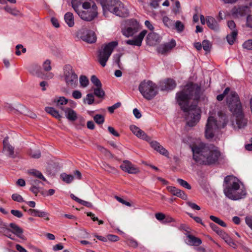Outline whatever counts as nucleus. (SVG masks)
Segmentation results:
<instances>
[{
    "mask_svg": "<svg viewBox=\"0 0 252 252\" xmlns=\"http://www.w3.org/2000/svg\"><path fill=\"white\" fill-rule=\"evenodd\" d=\"M200 95V87L192 83L187 84L181 92L176 94L177 102L185 113L187 124L189 126H195L200 118V109L196 104L189 105L190 101L192 99L197 101Z\"/></svg>",
    "mask_w": 252,
    "mask_h": 252,
    "instance_id": "f257e3e1",
    "label": "nucleus"
},
{
    "mask_svg": "<svg viewBox=\"0 0 252 252\" xmlns=\"http://www.w3.org/2000/svg\"><path fill=\"white\" fill-rule=\"evenodd\" d=\"M193 159L198 164L210 165L215 163L220 156L218 148L213 145L203 143L190 146Z\"/></svg>",
    "mask_w": 252,
    "mask_h": 252,
    "instance_id": "f03ea898",
    "label": "nucleus"
},
{
    "mask_svg": "<svg viewBox=\"0 0 252 252\" xmlns=\"http://www.w3.org/2000/svg\"><path fill=\"white\" fill-rule=\"evenodd\" d=\"M223 192L225 195L232 200H238L245 197L247 192L241 186L238 179L233 176H227L224 178Z\"/></svg>",
    "mask_w": 252,
    "mask_h": 252,
    "instance_id": "7ed1b4c3",
    "label": "nucleus"
},
{
    "mask_svg": "<svg viewBox=\"0 0 252 252\" xmlns=\"http://www.w3.org/2000/svg\"><path fill=\"white\" fill-rule=\"evenodd\" d=\"M71 3L74 11L85 21H91L97 16V7L92 0L85 1L72 0Z\"/></svg>",
    "mask_w": 252,
    "mask_h": 252,
    "instance_id": "20e7f679",
    "label": "nucleus"
},
{
    "mask_svg": "<svg viewBox=\"0 0 252 252\" xmlns=\"http://www.w3.org/2000/svg\"><path fill=\"white\" fill-rule=\"evenodd\" d=\"M226 99L230 110L235 116L236 124L234 125V127L238 129L244 128L247 126L248 120L244 117L238 94L235 92H231Z\"/></svg>",
    "mask_w": 252,
    "mask_h": 252,
    "instance_id": "39448f33",
    "label": "nucleus"
},
{
    "mask_svg": "<svg viewBox=\"0 0 252 252\" xmlns=\"http://www.w3.org/2000/svg\"><path fill=\"white\" fill-rule=\"evenodd\" d=\"M219 122L214 117L209 116L205 126V136L207 139L212 138L219 129L224 127L228 122L227 116L222 111L218 113Z\"/></svg>",
    "mask_w": 252,
    "mask_h": 252,
    "instance_id": "423d86ee",
    "label": "nucleus"
},
{
    "mask_svg": "<svg viewBox=\"0 0 252 252\" xmlns=\"http://www.w3.org/2000/svg\"><path fill=\"white\" fill-rule=\"evenodd\" d=\"M103 15L108 16V12L122 17L128 16V11L124 4L119 0H99Z\"/></svg>",
    "mask_w": 252,
    "mask_h": 252,
    "instance_id": "0eeeda50",
    "label": "nucleus"
},
{
    "mask_svg": "<svg viewBox=\"0 0 252 252\" xmlns=\"http://www.w3.org/2000/svg\"><path fill=\"white\" fill-rule=\"evenodd\" d=\"M62 77L66 86L69 88L74 89L77 87L78 75L70 65L66 64L63 66Z\"/></svg>",
    "mask_w": 252,
    "mask_h": 252,
    "instance_id": "6e6552de",
    "label": "nucleus"
},
{
    "mask_svg": "<svg viewBox=\"0 0 252 252\" xmlns=\"http://www.w3.org/2000/svg\"><path fill=\"white\" fill-rule=\"evenodd\" d=\"M138 90L142 96L148 100L153 99L158 93L157 85L150 80H144L139 85Z\"/></svg>",
    "mask_w": 252,
    "mask_h": 252,
    "instance_id": "1a4fd4ad",
    "label": "nucleus"
},
{
    "mask_svg": "<svg viewBox=\"0 0 252 252\" xmlns=\"http://www.w3.org/2000/svg\"><path fill=\"white\" fill-rule=\"evenodd\" d=\"M118 45L117 41H112L103 45L98 54V61L102 66L104 67L114 48Z\"/></svg>",
    "mask_w": 252,
    "mask_h": 252,
    "instance_id": "9d476101",
    "label": "nucleus"
},
{
    "mask_svg": "<svg viewBox=\"0 0 252 252\" xmlns=\"http://www.w3.org/2000/svg\"><path fill=\"white\" fill-rule=\"evenodd\" d=\"M76 36L82 40L89 43H94L96 40L95 33L84 27L78 31Z\"/></svg>",
    "mask_w": 252,
    "mask_h": 252,
    "instance_id": "9b49d317",
    "label": "nucleus"
},
{
    "mask_svg": "<svg viewBox=\"0 0 252 252\" xmlns=\"http://www.w3.org/2000/svg\"><path fill=\"white\" fill-rule=\"evenodd\" d=\"M121 169L128 174H135L139 172V169L129 160H124L120 165Z\"/></svg>",
    "mask_w": 252,
    "mask_h": 252,
    "instance_id": "f8f14e48",
    "label": "nucleus"
},
{
    "mask_svg": "<svg viewBox=\"0 0 252 252\" xmlns=\"http://www.w3.org/2000/svg\"><path fill=\"white\" fill-rule=\"evenodd\" d=\"M147 33V31L143 30L133 39L126 40L125 42L126 44L128 45L140 47L141 46L143 38Z\"/></svg>",
    "mask_w": 252,
    "mask_h": 252,
    "instance_id": "ddd939ff",
    "label": "nucleus"
},
{
    "mask_svg": "<svg viewBox=\"0 0 252 252\" xmlns=\"http://www.w3.org/2000/svg\"><path fill=\"white\" fill-rule=\"evenodd\" d=\"M176 46V42L172 40L170 42L161 44L157 48L158 53L161 54H165L169 52Z\"/></svg>",
    "mask_w": 252,
    "mask_h": 252,
    "instance_id": "4468645a",
    "label": "nucleus"
},
{
    "mask_svg": "<svg viewBox=\"0 0 252 252\" xmlns=\"http://www.w3.org/2000/svg\"><path fill=\"white\" fill-rule=\"evenodd\" d=\"M130 129L137 137L145 140L148 142L150 141L151 138L148 136L144 131L140 129L136 126H130Z\"/></svg>",
    "mask_w": 252,
    "mask_h": 252,
    "instance_id": "2eb2a0df",
    "label": "nucleus"
},
{
    "mask_svg": "<svg viewBox=\"0 0 252 252\" xmlns=\"http://www.w3.org/2000/svg\"><path fill=\"white\" fill-rule=\"evenodd\" d=\"M148 142H149L151 146L155 150L159 153L160 154L166 157H168L169 153L168 151L161 146L158 142L157 141H152L151 139Z\"/></svg>",
    "mask_w": 252,
    "mask_h": 252,
    "instance_id": "dca6fc26",
    "label": "nucleus"
},
{
    "mask_svg": "<svg viewBox=\"0 0 252 252\" xmlns=\"http://www.w3.org/2000/svg\"><path fill=\"white\" fill-rule=\"evenodd\" d=\"M28 71L32 74L43 78V73L40 65L37 63L31 64L28 67Z\"/></svg>",
    "mask_w": 252,
    "mask_h": 252,
    "instance_id": "f3484780",
    "label": "nucleus"
},
{
    "mask_svg": "<svg viewBox=\"0 0 252 252\" xmlns=\"http://www.w3.org/2000/svg\"><path fill=\"white\" fill-rule=\"evenodd\" d=\"M147 39L148 43L150 46H154L161 40V37L159 34L155 32L149 33L147 35Z\"/></svg>",
    "mask_w": 252,
    "mask_h": 252,
    "instance_id": "a211bd4d",
    "label": "nucleus"
},
{
    "mask_svg": "<svg viewBox=\"0 0 252 252\" xmlns=\"http://www.w3.org/2000/svg\"><path fill=\"white\" fill-rule=\"evenodd\" d=\"M3 145L4 152L6 153L10 157L14 158L15 157L14 148L9 143L7 137L4 139Z\"/></svg>",
    "mask_w": 252,
    "mask_h": 252,
    "instance_id": "6ab92c4d",
    "label": "nucleus"
},
{
    "mask_svg": "<svg viewBox=\"0 0 252 252\" xmlns=\"http://www.w3.org/2000/svg\"><path fill=\"white\" fill-rule=\"evenodd\" d=\"M61 108L64 111L65 116L68 120L70 121H74L77 119V114L73 109L68 107H61Z\"/></svg>",
    "mask_w": 252,
    "mask_h": 252,
    "instance_id": "aec40b11",
    "label": "nucleus"
},
{
    "mask_svg": "<svg viewBox=\"0 0 252 252\" xmlns=\"http://www.w3.org/2000/svg\"><path fill=\"white\" fill-rule=\"evenodd\" d=\"M168 190L170 192L174 195L177 196V197H180L183 199H187V195L185 194V193L174 187L168 186L167 187Z\"/></svg>",
    "mask_w": 252,
    "mask_h": 252,
    "instance_id": "412c9836",
    "label": "nucleus"
},
{
    "mask_svg": "<svg viewBox=\"0 0 252 252\" xmlns=\"http://www.w3.org/2000/svg\"><path fill=\"white\" fill-rule=\"evenodd\" d=\"M206 21L207 26L210 29L215 31H218L219 30V25L214 18L208 16L206 18Z\"/></svg>",
    "mask_w": 252,
    "mask_h": 252,
    "instance_id": "4be33fe9",
    "label": "nucleus"
},
{
    "mask_svg": "<svg viewBox=\"0 0 252 252\" xmlns=\"http://www.w3.org/2000/svg\"><path fill=\"white\" fill-rule=\"evenodd\" d=\"M176 84L175 81L172 79H167L165 81L162 86V90H171L175 88Z\"/></svg>",
    "mask_w": 252,
    "mask_h": 252,
    "instance_id": "5701e85b",
    "label": "nucleus"
},
{
    "mask_svg": "<svg viewBox=\"0 0 252 252\" xmlns=\"http://www.w3.org/2000/svg\"><path fill=\"white\" fill-rule=\"evenodd\" d=\"M9 226L12 229V230H10L11 232L16 235L19 238H22V235L23 231L21 228L13 223H10Z\"/></svg>",
    "mask_w": 252,
    "mask_h": 252,
    "instance_id": "b1692460",
    "label": "nucleus"
},
{
    "mask_svg": "<svg viewBox=\"0 0 252 252\" xmlns=\"http://www.w3.org/2000/svg\"><path fill=\"white\" fill-rule=\"evenodd\" d=\"M187 237L188 239L187 243L188 245L191 246H199L201 244V240L197 237L190 234H188Z\"/></svg>",
    "mask_w": 252,
    "mask_h": 252,
    "instance_id": "393cba45",
    "label": "nucleus"
},
{
    "mask_svg": "<svg viewBox=\"0 0 252 252\" xmlns=\"http://www.w3.org/2000/svg\"><path fill=\"white\" fill-rule=\"evenodd\" d=\"M64 18L65 23L69 27H72L74 26V21L72 13L71 12L66 13L64 15Z\"/></svg>",
    "mask_w": 252,
    "mask_h": 252,
    "instance_id": "a878e982",
    "label": "nucleus"
},
{
    "mask_svg": "<svg viewBox=\"0 0 252 252\" xmlns=\"http://www.w3.org/2000/svg\"><path fill=\"white\" fill-rule=\"evenodd\" d=\"M45 111L46 112L58 119L60 120L62 118V116L59 114V112L53 107H46L45 108Z\"/></svg>",
    "mask_w": 252,
    "mask_h": 252,
    "instance_id": "bb28decb",
    "label": "nucleus"
},
{
    "mask_svg": "<svg viewBox=\"0 0 252 252\" xmlns=\"http://www.w3.org/2000/svg\"><path fill=\"white\" fill-rule=\"evenodd\" d=\"M126 26L131 28L134 32H137L139 28L138 23L134 19H131L127 21Z\"/></svg>",
    "mask_w": 252,
    "mask_h": 252,
    "instance_id": "cd10ccee",
    "label": "nucleus"
},
{
    "mask_svg": "<svg viewBox=\"0 0 252 252\" xmlns=\"http://www.w3.org/2000/svg\"><path fill=\"white\" fill-rule=\"evenodd\" d=\"M0 232H2L3 235L8 238L14 240V239L11 237V234H10V230L7 228V225L5 223H2L1 226Z\"/></svg>",
    "mask_w": 252,
    "mask_h": 252,
    "instance_id": "c85d7f7f",
    "label": "nucleus"
},
{
    "mask_svg": "<svg viewBox=\"0 0 252 252\" xmlns=\"http://www.w3.org/2000/svg\"><path fill=\"white\" fill-rule=\"evenodd\" d=\"M122 32L123 34L126 37L132 36L137 32H134L131 28L128 27L127 26H126V27L122 30Z\"/></svg>",
    "mask_w": 252,
    "mask_h": 252,
    "instance_id": "c756f323",
    "label": "nucleus"
},
{
    "mask_svg": "<svg viewBox=\"0 0 252 252\" xmlns=\"http://www.w3.org/2000/svg\"><path fill=\"white\" fill-rule=\"evenodd\" d=\"M237 35V32L233 30L231 34L227 36V40L229 44H233Z\"/></svg>",
    "mask_w": 252,
    "mask_h": 252,
    "instance_id": "7c9ffc66",
    "label": "nucleus"
},
{
    "mask_svg": "<svg viewBox=\"0 0 252 252\" xmlns=\"http://www.w3.org/2000/svg\"><path fill=\"white\" fill-rule=\"evenodd\" d=\"M29 173L37 178L42 179L44 181H46V179L44 178L42 174L38 170L33 169H31L29 171Z\"/></svg>",
    "mask_w": 252,
    "mask_h": 252,
    "instance_id": "2f4dec72",
    "label": "nucleus"
},
{
    "mask_svg": "<svg viewBox=\"0 0 252 252\" xmlns=\"http://www.w3.org/2000/svg\"><path fill=\"white\" fill-rule=\"evenodd\" d=\"M62 179L67 184L70 183L73 180L74 177L70 174L63 173L61 175Z\"/></svg>",
    "mask_w": 252,
    "mask_h": 252,
    "instance_id": "473e14b6",
    "label": "nucleus"
},
{
    "mask_svg": "<svg viewBox=\"0 0 252 252\" xmlns=\"http://www.w3.org/2000/svg\"><path fill=\"white\" fill-rule=\"evenodd\" d=\"M4 9L10 14L14 16H17L19 14V11L15 8H11L8 5H6L4 7Z\"/></svg>",
    "mask_w": 252,
    "mask_h": 252,
    "instance_id": "72a5a7b5",
    "label": "nucleus"
},
{
    "mask_svg": "<svg viewBox=\"0 0 252 252\" xmlns=\"http://www.w3.org/2000/svg\"><path fill=\"white\" fill-rule=\"evenodd\" d=\"M94 94L98 97H103L105 95V92L102 87H95L94 88Z\"/></svg>",
    "mask_w": 252,
    "mask_h": 252,
    "instance_id": "f704fd0d",
    "label": "nucleus"
},
{
    "mask_svg": "<svg viewBox=\"0 0 252 252\" xmlns=\"http://www.w3.org/2000/svg\"><path fill=\"white\" fill-rule=\"evenodd\" d=\"M43 70L46 72H49L52 69L51 62L50 60H46L42 63Z\"/></svg>",
    "mask_w": 252,
    "mask_h": 252,
    "instance_id": "c9c22d12",
    "label": "nucleus"
},
{
    "mask_svg": "<svg viewBox=\"0 0 252 252\" xmlns=\"http://www.w3.org/2000/svg\"><path fill=\"white\" fill-rule=\"evenodd\" d=\"M79 82L82 87L85 88L89 84V80L86 76L81 75L79 78Z\"/></svg>",
    "mask_w": 252,
    "mask_h": 252,
    "instance_id": "e433bc0d",
    "label": "nucleus"
},
{
    "mask_svg": "<svg viewBox=\"0 0 252 252\" xmlns=\"http://www.w3.org/2000/svg\"><path fill=\"white\" fill-rule=\"evenodd\" d=\"M162 21L164 25L168 28H172L174 26V22L167 16L163 17Z\"/></svg>",
    "mask_w": 252,
    "mask_h": 252,
    "instance_id": "4c0bfd02",
    "label": "nucleus"
},
{
    "mask_svg": "<svg viewBox=\"0 0 252 252\" xmlns=\"http://www.w3.org/2000/svg\"><path fill=\"white\" fill-rule=\"evenodd\" d=\"M30 155L31 157L34 158H38L40 157L41 153L38 149H31L29 152Z\"/></svg>",
    "mask_w": 252,
    "mask_h": 252,
    "instance_id": "58836bf2",
    "label": "nucleus"
},
{
    "mask_svg": "<svg viewBox=\"0 0 252 252\" xmlns=\"http://www.w3.org/2000/svg\"><path fill=\"white\" fill-rule=\"evenodd\" d=\"M210 218L212 220H213V221L215 222L216 223L219 224L220 226H223V227L226 226V223L223 221L220 220L219 218H217L214 216H210Z\"/></svg>",
    "mask_w": 252,
    "mask_h": 252,
    "instance_id": "ea45409f",
    "label": "nucleus"
},
{
    "mask_svg": "<svg viewBox=\"0 0 252 252\" xmlns=\"http://www.w3.org/2000/svg\"><path fill=\"white\" fill-rule=\"evenodd\" d=\"M91 81L95 87H102V84L101 82L96 76H92Z\"/></svg>",
    "mask_w": 252,
    "mask_h": 252,
    "instance_id": "a19ab883",
    "label": "nucleus"
},
{
    "mask_svg": "<svg viewBox=\"0 0 252 252\" xmlns=\"http://www.w3.org/2000/svg\"><path fill=\"white\" fill-rule=\"evenodd\" d=\"M177 181L179 184H180L181 186L184 188L187 189H191V186L186 181L182 179H178Z\"/></svg>",
    "mask_w": 252,
    "mask_h": 252,
    "instance_id": "79ce46f5",
    "label": "nucleus"
},
{
    "mask_svg": "<svg viewBox=\"0 0 252 252\" xmlns=\"http://www.w3.org/2000/svg\"><path fill=\"white\" fill-rule=\"evenodd\" d=\"M87 101L89 105L92 104L94 102V96L92 94H88L86 95V98L84 99V101L85 102Z\"/></svg>",
    "mask_w": 252,
    "mask_h": 252,
    "instance_id": "37998d69",
    "label": "nucleus"
},
{
    "mask_svg": "<svg viewBox=\"0 0 252 252\" xmlns=\"http://www.w3.org/2000/svg\"><path fill=\"white\" fill-rule=\"evenodd\" d=\"M175 29L178 32H182L184 29V25L183 23L180 21H177L175 23Z\"/></svg>",
    "mask_w": 252,
    "mask_h": 252,
    "instance_id": "c03bdc74",
    "label": "nucleus"
},
{
    "mask_svg": "<svg viewBox=\"0 0 252 252\" xmlns=\"http://www.w3.org/2000/svg\"><path fill=\"white\" fill-rule=\"evenodd\" d=\"M202 46L205 51H209L211 48V44L209 40H204L202 41Z\"/></svg>",
    "mask_w": 252,
    "mask_h": 252,
    "instance_id": "a18cd8bd",
    "label": "nucleus"
},
{
    "mask_svg": "<svg viewBox=\"0 0 252 252\" xmlns=\"http://www.w3.org/2000/svg\"><path fill=\"white\" fill-rule=\"evenodd\" d=\"M94 118L95 122L98 124H102L104 121V118L101 115H96Z\"/></svg>",
    "mask_w": 252,
    "mask_h": 252,
    "instance_id": "49530a36",
    "label": "nucleus"
},
{
    "mask_svg": "<svg viewBox=\"0 0 252 252\" xmlns=\"http://www.w3.org/2000/svg\"><path fill=\"white\" fill-rule=\"evenodd\" d=\"M244 48L249 50H252V39L246 41L243 44Z\"/></svg>",
    "mask_w": 252,
    "mask_h": 252,
    "instance_id": "de8ad7c7",
    "label": "nucleus"
},
{
    "mask_svg": "<svg viewBox=\"0 0 252 252\" xmlns=\"http://www.w3.org/2000/svg\"><path fill=\"white\" fill-rule=\"evenodd\" d=\"M12 199L18 202H22L24 201V199L21 195L17 193H14L12 195Z\"/></svg>",
    "mask_w": 252,
    "mask_h": 252,
    "instance_id": "09e8293b",
    "label": "nucleus"
},
{
    "mask_svg": "<svg viewBox=\"0 0 252 252\" xmlns=\"http://www.w3.org/2000/svg\"><path fill=\"white\" fill-rule=\"evenodd\" d=\"M121 106V102H117L113 105L108 107V110L110 113H113L114 112L115 110L119 108Z\"/></svg>",
    "mask_w": 252,
    "mask_h": 252,
    "instance_id": "8fccbe9b",
    "label": "nucleus"
},
{
    "mask_svg": "<svg viewBox=\"0 0 252 252\" xmlns=\"http://www.w3.org/2000/svg\"><path fill=\"white\" fill-rule=\"evenodd\" d=\"M68 100L64 97H60L56 101L57 105L59 106L60 105H63L66 104Z\"/></svg>",
    "mask_w": 252,
    "mask_h": 252,
    "instance_id": "3c124183",
    "label": "nucleus"
},
{
    "mask_svg": "<svg viewBox=\"0 0 252 252\" xmlns=\"http://www.w3.org/2000/svg\"><path fill=\"white\" fill-rule=\"evenodd\" d=\"M121 56V54H116L113 56L114 62L118 65L119 68H121L120 58Z\"/></svg>",
    "mask_w": 252,
    "mask_h": 252,
    "instance_id": "603ef678",
    "label": "nucleus"
},
{
    "mask_svg": "<svg viewBox=\"0 0 252 252\" xmlns=\"http://www.w3.org/2000/svg\"><path fill=\"white\" fill-rule=\"evenodd\" d=\"M225 242L228 245H229L230 246L232 247L234 249H236L237 248V245L236 244V243L234 242V241L231 237H229L228 238H227L225 240Z\"/></svg>",
    "mask_w": 252,
    "mask_h": 252,
    "instance_id": "864d4df0",
    "label": "nucleus"
},
{
    "mask_svg": "<svg viewBox=\"0 0 252 252\" xmlns=\"http://www.w3.org/2000/svg\"><path fill=\"white\" fill-rule=\"evenodd\" d=\"M72 96L74 99H80L82 97V93L78 90H75L72 92Z\"/></svg>",
    "mask_w": 252,
    "mask_h": 252,
    "instance_id": "5fc2aeb1",
    "label": "nucleus"
},
{
    "mask_svg": "<svg viewBox=\"0 0 252 252\" xmlns=\"http://www.w3.org/2000/svg\"><path fill=\"white\" fill-rule=\"evenodd\" d=\"M229 88H226L225 90L224 91L223 93L222 94H219L217 96V99L219 100V101H221L222 100L224 96L228 94V93L229 92Z\"/></svg>",
    "mask_w": 252,
    "mask_h": 252,
    "instance_id": "6e6d98bb",
    "label": "nucleus"
},
{
    "mask_svg": "<svg viewBox=\"0 0 252 252\" xmlns=\"http://www.w3.org/2000/svg\"><path fill=\"white\" fill-rule=\"evenodd\" d=\"M10 212L13 215L18 218H21L23 216L22 213L17 210H11Z\"/></svg>",
    "mask_w": 252,
    "mask_h": 252,
    "instance_id": "4d7b16f0",
    "label": "nucleus"
},
{
    "mask_svg": "<svg viewBox=\"0 0 252 252\" xmlns=\"http://www.w3.org/2000/svg\"><path fill=\"white\" fill-rule=\"evenodd\" d=\"M247 225L252 230V216H247L245 218Z\"/></svg>",
    "mask_w": 252,
    "mask_h": 252,
    "instance_id": "13d9d810",
    "label": "nucleus"
},
{
    "mask_svg": "<svg viewBox=\"0 0 252 252\" xmlns=\"http://www.w3.org/2000/svg\"><path fill=\"white\" fill-rule=\"evenodd\" d=\"M107 239L110 241L116 242L119 240V238L116 235L109 234L107 236Z\"/></svg>",
    "mask_w": 252,
    "mask_h": 252,
    "instance_id": "bf43d9fd",
    "label": "nucleus"
},
{
    "mask_svg": "<svg viewBox=\"0 0 252 252\" xmlns=\"http://www.w3.org/2000/svg\"><path fill=\"white\" fill-rule=\"evenodd\" d=\"M115 198L119 202L122 203L123 204H124L129 207L131 206V204L129 202L125 201L123 198L117 196H115Z\"/></svg>",
    "mask_w": 252,
    "mask_h": 252,
    "instance_id": "052dcab7",
    "label": "nucleus"
},
{
    "mask_svg": "<svg viewBox=\"0 0 252 252\" xmlns=\"http://www.w3.org/2000/svg\"><path fill=\"white\" fill-rule=\"evenodd\" d=\"M155 217L158 220L160 221L163 220L165 219V215L161 213L156 214Z\"/></svg>",
    "mask_w": 252,
    "mask_h": 252,
    "instance_id": "680f3d73",
    "label": "nucleus"
},
{
    "mask_svg": "<svg viewBox=\"0 0 252 252\" xmlns=\"http://www.w3.org/2000/svg\"><path fill=\"white\" fill-rule=\"evenodd\" d=\"M128 241L130 246L133 248H136L138 246V243L136 240L133 239H129Z\"/></svg>",
    "mask_w": 252,
    "mask_h": 252,
    "instance_id": "e2e57ef3",
    "label": "nucleus"
},
{
    "mask_svg": "<svg viewBox=\"0 0 252 252\" xmlns=\"http://www.w3.org/2000/svg\"><path fill=\"white\" fill-rule=\"evenodd\" d=\"M187 204L189 206L194 210H199L200 209V207L194 203L189 202L187 203Z\"/></svg>",
    "mask_w": 252,
    "mask_h": 252,
    "instance_id": "0e129e2a",
    "label": "nucleus"
},
{
    "mask_svg": "<svg viewBox=\"0 0 252 252\" xmlns=\"http://www.w3.org/2000/svg\"><path fill=\"white\" fill-rule=\"evenodd\" d=\"M30 190L34 194L37 195V193L40 191V188L37 186H32L30 188Z\"/></svg>",
    "mask_w": 252,
    "mask_h": 252,
    "instance_id": "69168bd1",
    "label": "nucleus"
},
{
    "mask_svg": "<svg viewBox=\"0 0 252 252\" xmlns=\"http://www.w3.org/2000/svg\"><path fill=\"white\" fill-rule=\"evenodd\" d=\"M108 130L110 133L113 134L114 136L118 137L119 134L115 130V129L112 126H108Z\"/></svg>",
    "mask_w": 252,
    "mask_h": 252,
    "instance_id": "338daca9",
    "label": "nucleus"
},
{
    "mask_svg": "<svg viewBox=\"0 0 252 252\" xmlns=\"http://www.w3.org/2000/svg\"><path fill=\"white\" fill-rule=\"evenodd\" d=\"M247 25L248 27L252 28V15H249L247 18Z\"/></svg>",
    "mask_w": 252,
    "mask_h": 252,
    "instance_id": "774afa93",
    "label": "nucleus"
}]
</instances>
